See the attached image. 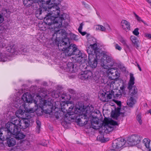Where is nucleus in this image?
<instances>
[{"mask_svg":"<svg viewBox=\"0 0 151 151\" xmlns=\"http://www.w3.org/2000/svg\"><path fill=\"white\" fill-rule=\"evenodd\" d=\"M136 119L140 124H141L142 123V121L141 119V116L140 115L138 114L137 116Z\"/></svg>","mask_w":151,"mask_h":151,"instance_id":"nucleus-35","label":"nucleus"},{"mask_svg":"<svg viewBox=\"0 0 151 151\" xmlns=\"http://www.w3.org/2000/svg\"><path fill=\"white\" fill-rule=\"evenodd\" d=\"M66 52V56L73 55L72 58L75 60V62L79 64H82L84 61L81 52L77 48L75 45L71 44L67 49Z\"/></svg>","mask_w":151,"mask_h":151,"instance_id":"nucleus-4","label":"nucleus"},{"mask_svg":"<svg viewBox=\"0 0 151 151\" xmlns=\"http://www.w3.org/2000/svg\"><path fill=\"white\" fill-rule=\"evenodd\" d=\"M24 112L23 110L21 109H19L17 110L16 112V115L17 116H19L18 114L22 115L23 114Z\"/></svg>","mask_w":151,"mask_h":151,"instance_id":"nucleus-37","label":"nucleus"},{"mask_svg":"<svg viewBox=\"0 0 151 151\" xmlns=\"http://www.w3.org/2000/svg\"><path fill=\"white\" fill-rule=\"evenodd\" d=\"M115 46L116 49L118 50H119L120 51L122 49V47L117 44H115Z\"/></svg>","mask_w":151,"mask_h":151,"instance_id":"nucleus-42","label":"nucleus"},{"mask_svg":"<svg viewBox=\"0 0 151 151\" xmlns=\"http://www.w3.org/2000/svg\"><path fill=\"white\" fill-rule=\"evenodd\" d=\"M14 125L11 123H7L6 124V127L7 129V134L6 135V139L10 138L13 134L16 138L18 139H23L25 135L22 133L20 132V129L17 127H14Z\"/></svg>","mask_w":151,"mask_h":151,"instance_id":"nucleus-5","label":"nucleus"},{"mask_svg":"<svg viewBox=\"0 0 151 151\" xmlns=\"http://www.w3.org/2000/svg\"><path fill=\"white\" fill-rule=\"evenodd\" d=\"M136 102V99L133 96L130 97L127 101V104L130 107H132Z\"/></svg>","mask_w":151,"mask_h":151,"instance_id":"nucleus-21","label":"nucleus"},{"mask_svg":"<svg viewBox=\"0 0 151 151\" xmlns=\"http://www.w3.org/2000/svg\"><path fill=\"white\" fill-rule=\"evenodd\" d=\"M31 114H30V113H29V114H28V116H30V117H32V116H34V115H32V116H31Z\"/></svg>","mask_w":151,"mask_h":151,"instance_id":"nucleus-55","label":"nucleus"},{"mask_svg":"<svg viewBox=\"0 0 151 151\" xmlns=\"http://www.w3.org/2000/svg\"><path fill=\"white\" fill-rule=\"evenodd\" d=\"M76 65L73 64L72 62H69L67 65L66 68L68 71L71 73H75L76 71Z\"/></svg>","mask_w":151,"mask_h":151,"instance_id":"nucleus-18","label":"nucleus"},{"mask_svg":"<svg viewBox=\"0 0 151 151\" xmlns=\"http://www.w3.org/2000/svg\"><path fill=\"white\" fill-rule=\"evenodd\" d=\"M136 64H135V65L137 67L139 70L140 71H142L141 68V67H140V65H139V64L138 63H137V62H136Z\"/></svg>","mask_w":151,"mask_h":151,"instance_id":"nucleus-46","label":"nucleus"},{"mask_svg":"<svg viewBox=\"0 0 151 151\" xmlns=\"http://www.w3.org/2000/svg\"><path fill=\"white\" fill-rule=\"evenodd\" d=\"M32 99V96L29 93H24L22 96V99L24 102H31Z\"/></svg>","mask_w":151,"mask_h":151,"instance_id":"nucleus-19","label":"nucleus"},{"mask_svg":"<svg viewBox=\"0 0 151 151\" xmlns=\"http://www.w3.org/2000/svg\"><path fill=\"white\" fill-rule=\"evenodd\" d=\"M74 105H72L69 108L68 111L70 113L73 112L75 114H78L79 117L77 119V122L81 126L86 124L88 121L87 114H89L93 112V107L92 106H87L84 108V106H80L77 105L73 110Z\"/></svg>","mask_w":151,"mask_h":151,"instance_id":"nucleus-1","label":"nucleus"},{"mask_svg":"<svg viewBox=\"0 0 151 151\" xmlns=\"http://www.w3.org/2000/svg\"><path fill=\"white\" fill-rule=\"evenodd\" d=\"M11 123L14 125V127H18L20 129H24L27 128L29 125V121L26 119H20L18 118H12L11 120Z\"/></svg>","mask_w":151,"mask_h":151,"instance_id":"nucleus-7","label":"nucleus"},{"mask_svg":"<svg viewBox=\"0 0 151 151\" xmlns=\"http://www.w3.org/2000/svg\"><path fill=\"white\" fill-rule=\"evenodd\" d=\"M113 95L115 97H119L121 96V94H118V93H114L113 94Z\"/></svg>","mask_w":151,"mask_h":151,"instance_id":"nucleus-48","label":"nucleus"},{"mask_svg":"<svg viewBox=\"0 0 151 151\" xmlns=\"http://www.w3.org/2000/svg\"><path fill=\"white\" fill-rule=\"evenodd\" d=\"M107 73L109 75L111 74L114 76L117 74V71L116 68H111L108 70L107 71Z\"/></svg>","mask_w":151,"mask_h":151,"instance_id":"nucleus-24","label":"nucleus"},{"mask_svg":"<svg viewBox=\"0 0 151 151\" xmlns=\"http://www.w3.org/2000/svg\"><path fill=\"white\" fill-rule=\"evenodd\" d=\"M30 0H23V4L25 5L26 4L30 1Z\"/></svg>","mask_w":151,"mask_h":151,"instance_id":"nucleus-47","label":"nucleus"},{"mask_svg":"<svg viewBox=\"0 0 151 151\" xmlns=\"http://www.w3.org/2000/svg\"><path fill=\"white\" fill-rule=\"evenodd\" d=\"M103 58L106 59V61L108 63L112 62L113 61L112 57L110 55L107 54L106 53H103Z\"/></svg>","mask_w":151,"mask_h":151,"instance_id":"nucleus-22","label":"nucleus"},{"mask_svg":"<svg viewBox=\"0 0 151 151\" xmlns=\"http://www.w3.org/2000/svg\"><path fill=\"white\" fill-rule=\"evenodd\" d=\"M60 99L62 100H63V101H62L63 102L64 101H67L68 100V96L66 94V93H63L61 96H60Z\"/></svg>","mask_w":151,"mask_h":151,"instance_id":"nucleus-30","label":"nucleus"},{"mask_svg":"<svg viewBox=\"0 0 151 151\" xmlns=\"http://www.w3.org/2000/svg\"><path fill=\"white\" fill-rule=\"evenodd\" d=\"M28 4L29 5V4H29V3H28Z\"/></svg>","mask_w":151,"mask_h":151,"instance_id":"nucleus-59","label":"nucleus"},{"mask_svg":"<svg viewBox=\"0 0 151 151\" xmlns=\"http://www.w3.org/2000/svg\"><path fill=\"white\" fill-rule=\"evenodd\" d=\"M91 127L94 129H98L97 127L94 124L97 125L99 124V122L97 120H95L94 119H92L91 121Z\"/></svg>","mask_w":151,"mask_h":151,"instance_id":"nucleus-26","label":"nucleus"},{"mask_svg":"<svg viewBox=\"0 0 151 151\" xmlns=\"http://www.w3.org/2000/svg\"><path fill=\"white\" fill-rule=\"evenodd\" d=\"M4 21V18L1 14H0V23H2Z\"/></svg>","mask_w":151,"mask_h":151,"instance_id":"nucleus-44","label":"nucleus"},{"mask_svg":"<svg viewBox=\"0 0 151 151\" xmlns=\"http://www.w3.org/2000/svg\"><path fill=\"white\" fill-rule=\"evenodd\" d=\"M145 36L148 38L150 39H151V34H145Z\"/></svg>","mask_w":151,"mask_h":151,"instance_id":"nucleus-45","label":"nucleus"},{"mask_svg":"<svg viewBox=\"0 0 151 151\" xmlns=\"http://www.w3.org/2000/svg\"><path fill=\"white\" fill-rule=\"evenodd\" d=\"M112 65H109L107 64H105L104 63L101 62V66L104 69H109L111 67Z\"/></svg>","mask_w":151,"mask_h":151,"instance_id":"nucleus-32","label":"nucleus"},{"mask_svg":"<svg viewBox=\"0 0 151 151\" xmlns=\"http://www.w3.org/2000/svg\"><path fill=\"white\" fill-rule=\"evenodd\" d=\"M106 96L107 98V99L108 100L109 102V101H110V100L112 99L113 95L111 93H109V94H106Z\"/></svg>","mask_w":151,"mask_h":151,"instance_id":"nucleus-41","label":"nucleus"},{"mask_svg":"<svg viewBox=\"0 0 151 151\" xmlns=\"http://www.w3.org/2000/svg\"><path fill=\"white\" fill-rule=\"evenodd\" d=\"M5 54L0 52V61L5 62L7 60Z\"/></svg>","mask_w":151,"mask_h":151,"instance_id":"nucleus-29","label":"nucleus"},{"mask_svg":"<svg viewBox=\"0 0 151 151\" xmlns=\"http://www.w3.org/2000/svg\"><path fill=\"white\" fill-rule=\"evenodd\" d=\"M45 17H44V22L46 24L49 25H53L55 32L58 30H56V28H59L61 27L63 21L65 19V14L62 15L61 17V19L60 20L55 19H52V17H50L47 14H44Z\"/></svg>","mask_w":151,"mask_h":151,"instance_id":"nucleus-6","label":"nucleus"},{"mask_svg":"<svg viewBox=\"0 0 151 151\" xmlns=\"http://www.w3.org/2000/svg\"><path fill=\"white\" fill-rule=\"evenodd\" d=\"M101 96H102L101 98V99L102 101L105 102H108V100L106 96V94L105 93V94H102Z\"/></svg>","mask_w":151,"mask_h":151,"instance_id":"nucleus-33","label":"nucleus"},{"mask_svg":"<svg viewBox=\"0 0 151 151\" xmlns=\"http://www.w3.org/2000/svg\"><path fill=\"white\" fill-rule=\"evenodd\" d=\"M150 142V140L148 139L145 138L143 140V143L147 148H149Z\"/></svg>","mask_w":151,"mask_h":151,"instance_id":"nucleus-27","label":"nucleus"},{"mask_svg":"<svg viewBox=\"0 0 151 151\" xmlns=\"http://www.w3.org/2000/svg\"><path fill=\"white\" fill-rule=\"evenodd\" d=\"M142 138L140 135L134 134L128 137L127 142L129 145H134L139 144Z\"/></svg>","mask_w":151,"mask_h":151,"instance_id":"nucleus-9","label":"nucleus"},{"mask_svg":"<svg viewBox=\"0 0 151 151\" xmlns=\"http://www.w3.org/2000/svg\"><path fill=\"white\" fill-rule=\"evenodd\" d=\"M46 5H48V7H44L42 8L41 10H40L39 11H37V14H39V15L42 14V13L43 14H47L50 17H52V19H55L60 20L61 19V17L62 15L66 14L63 13L60 15V8L55 4H48L46 3L45 4Z\"/></svg>","mask_w":151,"mask_h":151,"instance_id":"nucleus-2","label":"nucleus"},{"mask_svg":"<svg viewBox=\"0 0 151 151\" xmlns=\"http://www.w3.org/2000/svg\"><path fill=\"white\" fill-rule=\"evenodd\" d=\"M139 29L138 28H136L135 29L134 31L133 32V34L136 35L137 36L139 34V32H138Z\"/></svg>","mask_w":151,"mask_h":151,"instance_id":"nucleus-40","label":"nucleus"},{"mask_svg":"<svg viewBox=\"0 0 151 151\" xmlns=\"http://www.w3.org/2000/svg\"><path fill=\"white\" fill-rule=\"evenodd\" d=\"M68 91L70 93L72 94H74L75 93V91L72 89H69Z\"/></svg>","mask_w":151,"mask_h":151,"instance_id":"nucleus-49","label":"nucleus"},{"mask_svg":"<svg viewBox=\"0 0 151 151\" xmlns=\"http://www.w3.org/2000/svg\"><path fill=\"white\" fill-rule=\"evenodd\" d=\"M149 151H151V149H149Z\"/></svg>","mask_w":151,"mask_h":151,"instance_id":"nucleus-57","label":"nucleus"},{"mask_svg":"<svg viewBox=\"0 0 151 151\" xmlns=\"http://www.w3.org/2000/svg\"><path fill=\"white\" fill-rule=\"evenodd\" d=\"M37 98L39 99L40 105V106L42 108H44L45 106H51L52 104L50 101V99L49 100H46L45 99L47 98V95L46 93H43V94H41L40 95H37Z\"/></svg>","mask_w":151,"mask_h":151,"instance_id":"nucleus-10","label":"nucleus"},{"mask_svg":"<svg viewBox=\"0 0 151 151\" xmlns=\"http://www.w3.org/2000/svg\"><path fill=\"white\" fill-rule=\"evenodd\" d=\"M52 96L53 98H57L60 97L58 93V92L55 91L52 92Z\"/></svg>","mask_w":151,"mask_h":151,"instance_id":"nucleus-36","label":"nucleus"},{"mask_svg":"<svg viewBox=\"0 0 151 151\" xmlns=\"http://www.w3.org/2000/svg\"><path fill=\"white\" fill-rule=\"evenodd\" d=\"M120 41L124 45L126 46L127 47L128 46L127 45L126 40L123 38H122L120 40Z\"/></svg>","mask_w":151,"mask_h":151,"instance_id":"nucleus-38","label":"nucleus"},{"mask_svg":"<svg viewBox=\"0 0 151 151\" xmlns=\"http://www.w3.org/2000/svg\"><path fill=\"white\" fill-rule=\"evenodd\" d=\"M94 28L97 30H99L103 32H106V30H109L110 29L109 25L107 23H104L103 26L101 25H95Z\"/></svg>","mask_w":151,"mask_h":151,"instance_id":"nucleus-17","label":"nucleus"},{"mask_svg":"<svg viewBox=\"0 0 151 151\" xmlns=\"http://www.w3.org/2000/svg\"><path fill=\"white\" fill-rule=\"evenodd\" d=\"M37 124L36 131L39 133L40 132V129L41 127V123L40 122L38 119L36 121Z\"/></svg>","mask_w":151,"mask_h":151,"instance_id":"nucleus-31","label":"nucleus"},{"mask_svg":"<svg viewBox=\"0 0 151 151\" xmlns=\"http://www.w3.org/2000/svg\"><path fill=\"white\" fill-rule=\"evenodd\" d=\"M91 40L93 41L94 43L93 44H91L87 50V52L88 55V57L90 58L92 56L95 57L97 56V54L96 53V51L97 48L95 39L92 38Z\"/></svg>","mask_w":151,"mask_h":151,"instance_id":"nucleus-11","label":"nucleus"},{"mask_svg":"<svg viewBox=\"0 0 151 151\" xmlns=\"http://www.w3.org/2000/svg\"><path fill=\"white\" fill-rule=\"evenodd\" d=\"M37 103V102H35V104H36V103Z\"/></svg>","mask_w":151,"mask_h":151,"instance_id":"nucleus-58","label":"nucleus"},{"mask_svg":"<svg viewBox=\"0 0 151 151\" xmlns=\"http://www.w3.org/2000/svg\"><path fill=\"white\" fill-rule=\"evenodd\" d=\"M7 144L9 147L13 146L16 144L15 139L14 138H11L7 141Z\"/></svg>","mask_w":151,"mask_h":151,"instance_id":"nucleus-28","label":"nucleus"},{"mask_svg":"<svg viewBox=\"0 0 151 151\" xmlns=\"http://www.w3.org/2000/svg\"><path fill=\"white\" fill-rule=\"evenodd\" d=\"M1 130H0V139H2L1 138V137L2 136L1 135L2 134V133H1Z\"/></svg>","mask_w":151,"mask_h":151,"instance_id":"nucleus-53","label":"nucleus"},{"mask_svg":"<svg viewBox=\"0 0 151 151\" xmlns=\"http://www.w3.org/2000/svg\"><path fill=\"white\" fill-rule=\"evenodd\" d=\"M70 38L72 39L75 40H78L77 36L75 34L71 33L70 34Z\"/></svg>","mask_w":151,"mask_h":151,"instance_id":"nucleus-39","label":"nucleus"},{"mask_svg":"<svg viewBox=\"0 0 151 151\" xmlns=\"http://www.w3.org/2000/svg\"><path fill=\"white\" fill-rule=\"evenodd\" d=\"M130 38L136 47H138V40L137 39V38L134 36H131Z\"/></svg>","mask_w":151,"mask_h":151,"instance_id":"nucleus-25","label":"nucleus"},{"mask_svg":"<svg viewBox=\"0 0 151 151\" xmlns=\"http://www.w3.org/2000/svg\"><path fill=\"white\" fill-rule=\"evenodd\" d=\"M121 25L122 28L127 32L130 29V24L126 20H124L122 21Z\"/></svg>","mask_w":151,"mask_h":151,"instance_id":"nucleus-20","label":"nucleus"},{"mask_svg":"<svg viewBox=\"0 0 151 151\" xmlns=\"http://www.w3.org/2000/svg\"><path fill=\"white\" fill-rule=\"evenodd\" d=\"M126 141L124 139L118 138L113 141L112 146L115 149H119L122 148L124 145Z\"/></svg>","mask_w":151,"mask_h":151,"instance_id":"nucleus-12","label":"nucleus"},{"mask_svg":"<svg viewBox=\"0 0 151 151\" xmlns=\"http://www.w3.org/2000/svg\"><path fill=\"white\" fill-rule=\"evenodd\" d=\"M83 36L85 35L86 34V32H82V31H81L80 32H79Z\"/></svg>","mask_w":151,"mask_h":151,"instance_id":"nucleus-51","label":"nucleus"},{"mask_svg":"<svg viewBox=\"0 0 151 151\" xmlns=\"http://www.w3.org/2000/svg\"><path fill=\"white\" fill-rule=\"evenodd\" d=\"M133 14H134L135 18L137 19V21L139 22H142L144 23L145 24V22L142 20L141 18L139 17L138 15H137L134 12H133Z\"/></svg>","mask_w":151,"mask_h":151,"instance_id":"nucleus-34","label":"nucleus"},{"mask_svg":"<svg viewBox=\"0 0 151 151\" xmlns=\"http://www.w3.org/2000/svg\"><path fill=\"white\" fill-rule=\"evenodd\" d=\"M113 116L114 117H117V116L116 115V113H115L114 114H113Z\"/></svg>","mask_w":151,"mask_h":151,"instance_id":"nucleus-54","label":"nucleus"},{"mask_svg":"<svg viewBox=\"0 0 151 151\" xmlns=\"http://www.w3.org/2000/svg\"><path fill=\"white\" fill-rule=\"evenodd\" d=\"M108 84L109 85L110 89L112 91V90L116 89L118 88V84L116 83L115 81L114 80H113L111 82H109Z\"/></svg>","mask_w":151,"mask_h":151,"instance_id":"nucleus-23","label":"nucleus"},{"mask_svg":"<svg viewBox=\"0 0 151 151\" xmlns=\"http://www.w3.org/2000/svg\"><path fill=\"white\" fill-rule=\"evenodd\" d=\"M6 50L8 52L11 53V54L13 55L15 54L16 52H22L23 49H17L16 46L14 45H9L7 47H6Z\"/></svg>","mask_w":151,"mask_h":151,"instance_id":"nucleus-14","label":"nucleus"},{"mask_svg":"<svg viewBox=\"0 0 151 151\" xmlns=\"http://www.w3.org/2000/svg\"><path fill=\"white\" fill-rule=\"evenodd\" d=\"M78 77L80 79L83 80H89L93 78V73L90 71L86 70L79 74Z\"/></svg>","mask_w":151,"mask_h":151,"instance_id":"nucleus-13","label":"nucleus"},{"mask_svg":"<svg viewBox=\"0 0 151 151\" xmlns=\"http://www.w3.org/2000/svg\"><path fill=\"white\" fill-rule=\"evenodd\" d=\"M89 61L88 64L89 66L92 68H96L97 65V59L98 56H96V57L92 56L88 57Z\"/></svg>","mask_w":151,"mask_h":151,"instance_id":"nucleus-16","label":"nucleus"},{"mask_svg":"<svg viewBox=\"0 0 151 151\" xmlns=\"http://www.w3.org/2000/svg\"><path fill=\"white\" fill-rule=\"evenodd\" d=\"M116 125L118 126L117 122L111 120L110 122V124L106 125L104 127L105 130H107L108 132H110L115 129Z\"/></svg>","mask_w":151,"mask_h":151,"instance_id":"nucleus-15","label":"nucleus"},{"mask_svg":"<svg viewBox=\"0 0 151 151\" xmlns=\"http://www.w3.org/2000/svg\"><path fill=\"white\" fill-rule=\"evenodd\" d=\"M130 78L128 83V88L129 90L130 94L133 96L137 93V90L135 86H133L135 80L133 74L130 73Z\"/></svg>","mask_w":151,"mask_h":151,"instance_id":"nucleus-8","label":"nucleus"},{"mask_svg":"<svg viewBox=\"0 0 151 151\" xmlns=\"http://www.w3.org/2000/svg\"><path fill=\"white\" fill-rule=\"evenodd\" d=\"M56 34L57 36L62 39V40L58 41L57 43L58 48L59 50L61 51H63L66 56L67 52L66 51L68 49V43L69 42V39L67 37V34L64 30L62 29H58V30L56 31L55 33Z\"/></svg>","mask_w":151,"mask_h":151,"instance_id":"nucleus-3","label":"nucleus"},{"mask_svg":"<svg viewBox=\"0 0 151 151\" xmlns=\"http://www.w3.org/2000/svg\"><path fill=\"white\" fill-rule=\"evenodd\" d=\"M119 68L123 71H124L125 70V68L123 66H120L119 67Z\"/></svg>","mask_w":151,"mask_h":151,"instance_id":"nucleus-50","label":"nucleus"},{"mask_svg":"<svg viewBox=\"0 0 151 151\" xmlns=\"http://www.w3.org/2000/svg\"><path fill=\"white\" fill-rule=\"evenodd\" d=\"M147 2L149 3L151 6V0H146Z\"/></svg>","mask_w":151,"mask_h":151,"instance_id":"nucleus-52","label":"nucleus"},{"mask_svg":"<svg viewBox=\"0 0 151 151\" xmlns=\"http://www.w3.org/2000/svg\"><path fill=\"white\" fill-rule=\"evenodd\" d=\"M84 25V24L83 23H81L79 26V27L78 28V31L79 32H80L81 31H82V29L83 28V27Z\"/></svg>","mask_w":151,"mask_h":151,"instance_id":"nucleus-43","label":"nucleus"},{"mask_svg":"<svg viewBox=\"0 0 151 151\" xmlns=\"http://www.w3.org/2000/svg\"><path fill=\"white\" fill-rule=\"evenodd\" d=\"M148 113H150L151 114V109H150L148 111H147Z\"/></svg>","mask_w":151,"mask_h":151,"instance_id":"nucleus-56","label":"nucleus"}]
</instances>
